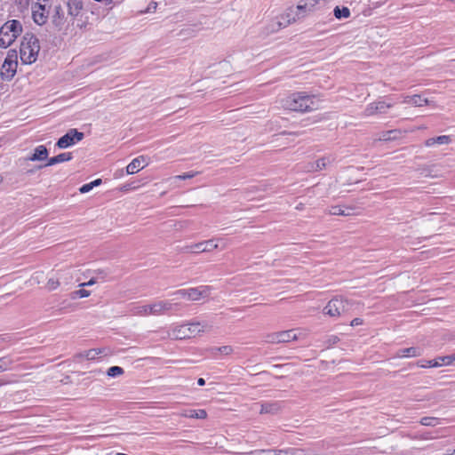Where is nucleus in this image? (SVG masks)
Listing matches in <instances>:
<instances>
[{
	"instance_id": "obj_1",
	"label": "nucleus",
	"mask_w": 455,
	"mask_h": 455,
	"mask_svg": "<svg viewBox=\"0 0 455 455\" xmlns=\"http://www.w3.org/2000/svg\"><path fill=\"white\" fill-rule=\"evenodd\" d=\"M314 97L305 92H294L282 100L283 108L291 111L307 112L314 107Z\"/></svg>"
},
{
	"instance_id": "obj_2",
	"label": "nucleus",
	"mask_w": 455,
	"mask_h": 455,
	"mask_svg": "<svg viewBox=\"0 0 455 455\" xmlns=\"http://www.w3.org/2000/svg\"><path fill=\"white\" fill-rule=\"evenodd\" d=\"M40 50L39 40L32 33H26L23 36L20 54L23 64H32L36 59Z\"/></svg>"
},
{
	"instance_id": "obj_3",
	"label": "nucleus",
	"mask_w": 455,
	"mask_h": 455,
	"mask_svg": "<svg viewBox=\"0 0 455 455\" xmlns=\"http://www.w3.org/2000/svg\"><path fill=\"white\" fill-rule=\"evenodd\" d=\"M210 328L211 326L204 322H193L184 324H179L172 328V339H191L201 332L209 331Z\"/></svg>"
},
{
	"instance_id": "obj_4",
	"label": "nucleus",
	"mask_w": 455,
	"mask_h": 455,
	"mask_svg": "<svg viewBox=\"0 0 455 455\" xmlns=\"http://www.w3.org/2000/svg\"><path fill=\"white\" fill-rule=\"evenodd\" d=\"M22 25L17 20L6 21L0 28V47L7 48L21 34Z\"/></svg>"
},
{
	"instance_id": "obj_5",
	"label": "nucleus",
	"mask_w": 455,
	"mask_h": 455,
	"mask_svg": "<svg viewBox=\"0 0 455 455\" xmlns=\"http://www.w3.org/2000/svg\"><path fill=\"white\" fill-rule=\"evenodd\" d=\"M354 304V302L345 299L342 297H335L324 307L323 313L330 316L337 317L348 312Z\"/></svg>"
},
{
	"instance_id": "obj_6",
	"label": "nucleus",
	"mask_w": 455,
	"mask_h": 455,
	"mask_svg": "<svg viewBox=\"0 0 455 455\" xmlns=\"http://www.w3.org/2000/svg\"><path fill=\"white\" fill-rule=\"evenodd\" d=\"M295 329L269 333L266 336V341L271 344L286 343L299 339Z\"/></svg>"
},
{
	"instance_id": "obj_7",
	"label": "nucleus",
	"mask_w": 455,
	"mask_h": 455,
	"mask_svg": "<svg viewBox=\"0 0 455 455\" xmlns=\"http://www.w3.org/2000/svg\"><path fill=\"white\" fill-rule=\"evenodd\" d=\"M84 137L83 132H78L76 129H70L65 135L58 140L56 146L59 148H66L81 141Z\"/></svg>"
},
{
	"instance_id": "obj_8",
	"label": "nucleus",
	"mask_w": 455,
	"mask_h": 455,
	"mask_svg": "<svg viewBox=\"0 0 455 455\" xmlns=\"http://www.w3.org/2000/svg\"><path fill=\"white\" fill-rule=\"evenodd\" d=\"M301 16H299V13H295L294 9L289 8L285 13L282 14L278 20L275 22V25H276V28H273L272 31H278L282 28H285L288 25H290L292 22H295L297 20L300 19Z\"/></svg>"
},
{
	"instance_id": "obj_9",
	"label": "nucleus",
	"mask_w": 455,
	"mask_h": 455,
	"mask_svg": "<svg viewBox=\"0 0 455 455\" xmlns=\"http://www.w3.org/2000/svg\"><path fill=\"white\" fill-rule=\"evenodd\" d=\"M393 106L394 104L391 102L378 100L369 104L365 108L363 115L364 116H371L378 114H385L387 113V109L391 108Z\"/></svg>"
},
{
	"instance_id": "obj_10",
	"label": "nucleus",
	"mask_w": 455,
	"mask_h": 455,
	"mask_svg": "<svg viewBox=\"0 0 455 455\" xmlns=\"http://www.w3.org/2000/svg\"><path fill=\"white\" fill-rule=\"evenodd\" d=\"M334 157L331 156H323L315 162H309L303 167L306 172H315L326 169L333 161Z\"/></svg>"
},
{
	"instance_id": "obj_11",
	"label": "nucleus",
	"mask_w": 455,
	"mask_h": 455,
	"mask_svg": "<svg viewBox=\"0 0 455 455\" xmlns=\"http://www.w3.org/2000/svg\"><path fill=\"white\" fill-rule=\"evenodd\" d=\"M210 290L211 289L208 286L188 289V302L199 300L201 299L208 297L210 294Z\"/></svg>"
},
{
	"instance_id": "obj_12",
	"label": "nucleus",
	"mask_w": 455,
	"mask_h": 455,
	"mask_svg": "<svg viewBox=\"0 0 455 455\" xmlns=\"http://www.w3.org/2000/svg\"><path fill=\"white\" fill-rule=\"evenodd\" d=\"M218 248V243H214V240H208L201 243H195L189 247H186V249H189L194 251L195 252H205L212 251L214 249Z\"/></svg>"
},
{
	"instance_id": "obj_13",
	"label": "nucleus",
	"mask_w": 455,
	"mask_h": 455,
	"mask_svg": "<svg viewBox=\"0 0 455 455\" xmlns=\"http://www.w3.org/2000/svg\"><path fill=\"white\" fill-rule=\"evenodd\" d=\"M48 155L49 152L47 148L44 145H39L34 149L33 153L26 158V160L32 162L48 160Z\"/></svg>"
},
{
	"instance_id": "obj_14",
	"label": "nucleus",
	"mask_w": 455,
	"mask_h": 455,
	"mask_svg": "<svg viewBox=\"0 0 455 455\" xmlns=\"http://www.w3.org/2000/svg\"><path fill=\"white\" fill-rule=\"evenodd\" d=\"M148 164L146 158L143 156L134 158L126 167L128 174L137 173Z\"/></svg>"
},
{
	"instance_id": "obj_15",
	"label": "nucleus",
	"mask_w": 455,
	"mask_h": 455,
	"mask_svg": "<svg viewBox=\"0 0 455 455\" xmlns=\"http://www.w3.org/2000/svg\"><path fill=\"white\" fill-rule=\"evenodd\" d=\"M72 158H73L72 153H70V152L61 153L56 156L48 158L47 163L43 165H39L38 169H42L44 167L52 166V165H55L57 164L70 161Z\"/></svg>"
},
{
	"instance_id": "obj_16",
	"label": "nucleus",
	"mask_w": 455,
	"mask_h": 455,
	"mask_svg": "<svg viewBox=\"0 0 455 455\" xmlns=\"http://www.w3.org/2000/svg\"><path fill=\"white\" fill-rule=\"evenodd\" d=\"M17 64L10 63L9 61H4L1 68V76L4 80L10 81L17 71Z\"/></svg>"
},
{
	"instance_id": "obj_17",
	"label": "nucleus",
	"mask_w": 455,
	"mask_h": 455,
	"mask_svg": "<svg viewBox=\"0 0 455 455\" xmlns=\"http://www.w3.org/2000/svg\"><path fill=\"white\" fill-rule=\"evenodd\" d=\"M188 290L180 289L172 291V310L179 309L182 302H188Z\"/></svg>"
},
{
	"instance_id": "obj_18",
	"label": "nucleus",
	"mask_w": 455,
	"mask_h": 455,
	"mask_svg": "<svg viewBox=\"0 0 455 455\" xmlns=\"http://www.w3.org/2000/svg\"><path fill=\"white\" fill-rule=\"evenodd\" d=\"M176 416L190 419H205L207 412L205 410H186L180 412H175Z\"/></svg>"
},
{
	"instance_id": "obj_19",
	"label": "nucleus",
	"mask_w": 455,
	"mask_h": 455,
	"mask_svg": "<svg viewBox=\"0 0 455 455\" xmlns=\"http://www.w3.org/2000/svg\"><path fill=\"white\" fill-rule=\"evenodd\" d=\"M33 20L38 25H44L47 20V15L45 14V8L42 4H37L36 9L33 10Z\"/></svg>"
},
{
	"instance_id": "obj_20",
	"label": "nucleus",
	"mask_w": 455,
	"mask_h": 455,
	"mask_svg": "<svg viewBox=\"0 0 455 455\" xmlns=\"http://www.w3.org/2000/svg\"><path fill=\"white\" fill-rule=\"evenodd\" d=\"M67 5L68 15L73 18L78 16L83 8V3L81 0H68Z\"/></svg>"
},
{
	"instance_id": "obj_21",
	"label": "nucleus",
	"mask_w": 455,
	"mask_h": 455,
	"mask_svg": "<svg viewBox=\"0 0 455 455\" xmlns=\"http://www.w3.org/2000/svg\"><path fill=\"white\" fill-rule=\"evenodd\" d=\"M421 355V351L419 347H411L408 348H403L397 351L395 357H417Z\"/></svg>"
},
{
	"instance_id": "obj_22",
	"label": "nucleus",
	"mask_w": 455,
	"mask_h": 455,
	"mask_svg": "<svg viewBox=\"0 0 455 455\" xmlns=\"http://www.w3.org/2000/svg\"><path fill=\"white\" fill-rule=\"evenodd\" d=\"M170 309V305L167 302L157 301L150 304L149 312L151 315H159L164 313Z\"/></svg>"
},
{
	"instance_id": "obj_23",
	"label": "nucleus",
	"mask_w": 455,
	"mask_h": 455,
	"mask_svg": "<svg viewBox=\"0 0 455 455\" xmlns=\"http://www.w3.org/2000/svg\"><path fill=\"white\" fill-rule=\"evenodd\" d=\"M404 103L411 104L414 106H423L428 104L427 99H422L419 95L406 96L403 100Z\"/></svg>"
},
{
	"instance_id": "obj_24",
	"label": "nucleus",
	"mask_w": 455,
	"mask_h": 455,
	"mask_svg": "<svg viewBox=\"0 0 455 455\" xmlns=\"http://www.w3.org/2000/svg\"><path fill=\"white\" fill-rule=\"evenodd\" d=\"M451 141V137L447 135H441L435 138H430L425 141L427 147H431L435 144H449Z\"/></svg>"
},
{
	"instance_id": "obj_25",
	"label": "nucleus",
	"mask_w": 455,
	"mask_h": 455,
	"mask_svg": "<svg viewBox=\"0 0 455 455\" xmlns=\"http://www.w3.org/2000/svg\"><path fill=\"white\" fill-rule=\"evenodd\" d=\"M150 305H137L130 309V313L133 315H151L149 312Z\"/></svg>"
},
{
	"instance_id": "obj_26",
	"label": "nucleus",
	"mask_w": 455,
	"mask_h": 455,
	"mask_svg": "<svg viewBox=\"0 0 455 455\" xmlns=\"http://www.w3.org/2000/svg\"><path fill=\"white\" fill-rule=\"evenodd\" d=\"M197 172H189L187 173H184L182 175H176L172 177V186H178L179 182L190 180H192Z\"/></svg>"
},
{
	"instance_id": "obj_27",
	"label": "nucleus",
	"mask_w": 455,
	"mask_h": 455,
	"mask_svg": "<svg viewBox=\"0 0 455 455\" xmlns=\"http://www.w3.org/2000/svg\"><path fill=\"white\" fill-rule=\"evenodd\" d=\"M64 12L60 5L55 6V13L52 16V22L55 26L63 25Z\"/></svg>"
},
{
	"instance_id": "obj_28",
	"label": "nucleus",
	"mask_w": 455,
	"mask_h": 455,
	"mask_svg": "<svg viewBox=\"0 0 455 455\" xmlns=\"http://www.w3.org/2000/svg\"><path fill=\"white\" fill-rule=\"evenodd\" d=\"M101 353H102L101 349L93 348V349L87 350L84 353H80V354L76 355V357H79V358L84 357L87 360H94Z\"/></svg>"
},
{
	"instance_id": "obj_29",
	"label": "nucleus",
	"mask_w": 455,
	"mask_h": 455,
	"mask_svg": "<svg viewBox=\"0 0 455 455\" xmlns=\"http://www.w3.org/2000/svg\"><path fill=\"white\" fill-rule=\"evenodd\" d=\"M278 410L277 403H266L261 404L260 413H275Z\"/></svg>"
},
{
	"instance_id": "obj_30",
	"label": "nucleus",
	"mask_w": 455,
	"mask_h": 455,
	"mask_svg": "<svg viewBox=\"0 0 455 455\" xmlns=\"http://www.w3.org/2000/svg\"><path fill=\"white\" fill-rule=\"evenodd\" d=\"M400 132L397 130H390L383 132L380 136L379 137V140L380 141H389L392 140H395L397 138V134H399Z\"/></svg>"
},
{
	"instance_id": "obj_31",
	"label": "nucleus",
	"mask_w": 455,
	"mask_h": 455,
	"mask_svg": "<svg viewBox=\"0 0 455 455\" xmlns=\"http://www.w3.org/2000/svg\"><path fill=\"white\" fill-rule=\"evenodd\" d=\"M333 14L336 19L340 20L343 18H348L350 16V10L347 7L336 6L333 10Z\"/></svg>"
},
{
	"instance_id": "obj_32",
	"label": "nucleus",
	"mask_w": 455,
	"mask_h": 455,
	"mask_svg": "<svg viewBox=\"0 0 455 455\" xmlns=\"http://www.w3.org/2000/svg\"><path fill=\"white\" fill-rule=\"evenodd\" d=\"M212 354H216L217 352L221 353L223 355H228L234 352V348L231 346H222L220 347H213L211 349Z\"/></svg>"
},
{
	"instance_id": "obj_33",
	"label": "nucleus",
	"mask_w": 455,
	"mask_h": 455,
	"mask_svg": "<svg viewBox=\"0 0 455 455\" xmlns=\"http://www.w3.org/2000/svg\"><path fill=\"white\" fill-rule=\"evenodd\" d=\"M13 363V361L7 356H4L0 358V372L5 371L11 368V365Z\"/></svg>"
},
{
	"instance_id": "obj_34",
	"label": "nucleus",
	"mask_w": 455,
	"mask_h": 455,
	"mask_svg": "<svg viewBox=\"0 0 455 455\" xmlns=\"http://www.w3.org/2000/svg\"><path fill=\"white\" fill-rule=\"evenodd\" d=\"M124 369L120 366H112L108 369L107 374L108 376L114 378L121 376L122 374H124Z\"/></svg>"
},
{
	"instance_id": "obj_35",
	"label": "nucleus",
	"mask_w": 455,
	"mask_h": 455,
	"mask_svg": "<svg viewBox=\"0 0 455 455\" xmlns=\"http://www.w3.org/2000/svg\"><path fill=\"white\" fill-rule=\"evenodd\" d=\"M60 279L61 276L58 277L57 279L50 278L46 283V288L49 291H54L60 285Z\"/></svg>"
},
{
	"instance_id": "obj_36",
	"label": "nucleus",
	"mask_w": 455,
	"mask_h": 455,
	"mask_svg": "<svg viewBox=\"0 0 455 455\" xmlns=\"http://www.w3.org/2000/svg\"><path fill=\"white\" fill-rule=\"evenodd\" d=\"M423 426H435L438 423V419L434 417H424L420 420Z\"/></svg>"
},
{
	"instance_id": "obj_37",
	"label": "nucleus",
	"mask_w": 455,
	"mask_h": 455,
	"mask_svg": "<svg viewBox=\"0 0 455 455\" xmlns=\"http://www.w3.org/2000/svg\"><path fill=\"white\" fill-rule=\"evenodd\" d=\"M178 35L183 38L192 37L195 35V30L191 27H187L182 28Z\"/></svg>"
},
{
	"instance_id": "obj_38",
	"label": "nucleus",
	"mask_w": 455,
	"mask_h": 455,
	"mask_svg": "<svg viewBox=\"0 0 455 455\" xmlns=\"http://www.w3.org/2000/svg\"><path fill=\"white\" fill-rule=\"evenodd\" d=\"M17 58H18L17 52L15 50H10L7 53V56L4 60V61H9L10 63L12 62V64L18 65Z\"/></svg>"
},
{
	"instance_id": "obj_39",
	"label": "nucleus",
	"mask_w": 455,
	"mask_h": 455,
	"mask_svg": "<svg viewBox=\"0 0 455 455\" xmlns=\"http://www.w3.org/2000/svg\"><path fill=\"white\" fill-rule=\"evenodd\" d=\"M329 214L331 215H344V216H347L348 215L349 213H346L341 208L340 206H332L331 207V209L329 210Z\"/></svg>"
},
{
	"instance_id": "obj_40",
	"label": "nucleus",
	"mask_w": 455,
	"mask_h": 455,
	"mask_svg": "<svg viewBox=\"0 0 455 455\" xmlns=\"http://www.w3.org/2000/svg\"><path fill=\"white\" fill-rule=\"evenodd\" d=\"M296 12L295 13H299V16H301V18L304 16V14H301V12H305L307 10H308V8L307 7L305 2H303V0H301L299 2V4L297 5L296 7Z\"/></svg>"
},
{
	"instance_id": "obj_41",
	"label": "nucleus",
	"mask_w": 455,
	"mask_h": 455,
	"mask_svg": "<svg viewBox=\"0 0 455 455\" xmlns=\"http://www.w3.org/2000/svg\"><path fill=\"white\" fill-rule=\"evenodd\" d=\"M175 100L178 101L177 102L178 110H182L187 104V100L180 95L176 96Z\"/></svg>"
},
{
	"instance_id": "obj_42",
	"label": "nucleus",
	"mask_w": 455,
	"mask_h": 455,
	"mask_svg": "<svg viewBox=\"0 0 455 455\" xmlns=\"http://www.w3.org/2000/svg\"><path fill=\"white\" fill-rule=\"evenodd\" d=\"M339 341V339L338 336L336 335H331L330 336L327 340H326V344H327V347H330L333 345H335L336 343H338Z\"/></svg>"
},
{
	"instance_id": "obj_43",
	"label": "nucleus",
	"mask_w": 455,
	"mask_h": 455,
	"mask_svg": "<svg viewBox=\"0 0 455 455\" xmlns=\"http://www.w3.org/2000/svg\"><path fill=\"white\" fill-rule=\"evenodd\" d=\"M287 452L288 455H306L305 451L295 448L287 449Z\"/></svg>"
},
{
	"instance_id": "obj_44",
	"label": "nucleus",
	"mask_w": 455,
	"mask_h": 455,
	"mask_svg": "<svg viewBox=\"0 0 455 455\" xmlns=\"http://www.w3.org/2000/svg\"><path fill=\"white\" fill-rule=\"evenodd\" d=\"M75 295L79 298H86L90 295V291L85 289H80L76 291Z\"/></svg>"
},
{
	"instance_id": "obj_45",
	"label": "nucleus",
	"mask_w": 455,
	"mask_h": 455,
	"mask_svg": "<svg viewBox=\"0 0 455 455\" xmlns=\"http://www.w3.org/2000/svg\"><path fill=\"white\" fill-rule=\"evenodd\" d=\"M92 189V186L90 183L84 184L80 188L79 191L82 194H85Z\"/></svg>"
},
{
	"instance_id": "obj_46",
	"label": "nucleus",
	"mask_w": 455,
	"mask_h": 455,
	"mask_svg": "<svg viewBox=\"0 0 455 455\" xmlns=\"http://www.w3.org/2000/svg\"><path fill=\"white\" fill-rule=\"evenodd\" d=\"M320 0H303L305 2L307 7L310 11Z\"/></svg>"
},
{
	"instance_id": "obj_47",
	"label": "nucleus",
	"mask_w": 455,
	"mask_h": 455,
	"mask_svg": "<svg viewBox=\"0 0 455 455\" xmlns=\"http://www.w3.org/2000/svg\"><path fill=\"white\" fill-rule=\"evenodd\" d=\"M441 359L443 362V363H446V364H450V363H451L454 361L453 360V355H448V356H443Z\"/></svg>"
},
{
	"instance_id": "obj_48",
	"label": "nucleus",
	"mask_w": 455,
	"mask_h": 455,
	"mask_svg": "<svg viewBox=\"0 0 455 455\" xmlns=\"http://www.w3.org/2000/svg\"><path fill=\"white\" fill-rule=\"evenodd\" d=\"M271 455H288L287 450H272Z\"/></svg>"
},
{
	"instance_id": "obj_49",
	"label": "nucleus",
	"mask_w": 455,
	"mask_h": 455,
	"mask_svg": "<svg viewBox=\"0 0 455 455\" xmlns=\"http://www.w3.org/2000/svg\"><path fill=\"white\" fill-rule=\"evenodd\" d=\"M363 323V319L361 318H355L351 321L350 325L351 326H357Z\"/></svg>"
},
{
	"instance_id": "obj_50",
	"label": "nucleus",
	"mask_w": 455,
	"mask_h": 455,
	"mask_svg": "<svg viewBox=\"0 0 455 455\" xmlns=\"http://www.w3.org/2000/svg\"><path fill=\"white\" fill-rule=\"evenodd\" d=\"M96 283L94 278H92L87 283H81L80 286H91Z\"/></svg>"
},
{
	"instance_id": "obj_51",
	"label": "nucleus",
	"mask_w": 455,
	"mask_h": 455,
	"mask_svg": "<svg viewBox=\"0 0 455 455\" xmlns=\"http://www.w3.org/2000/svg\"><path fill=\"white\" fill-rule=\"evenodd\" d=\"M101 182H102V181H101V180H100V179H97V180H93V181L90 182V184L92 186V188H93L94 187H97V186L100 185V184H101Z\"/></svg>"
},
{
	"instance_id": "obj_52",
	"label": "nucleus",
	"mask_w": 455,
	"mask_h": 455,
	"mask_svg": "<svg viewBox=\"0 0 455 455\" xmlns=\"http://www.w3.org/2000/svg\"><path fill=\"white\" fill-rule=\"evenodd\" d=\"M427 363L429 367H437L441 365V363H439L438 362L434 361H428Z\"/></svg>"
},
{
	"instance_id": "obj_53",
	"label": "nucleus",
	"mask_w": 455,
	"mask_h": 455,
	"mask_svg": "<svg viewBox=\"0 0 455 455\" xmlns=\"http://www.w3.org/2000/svg\"><path fill=\"white\" fill-rule=\"evenodd\" d=\"M197 384H198L199 386H204V385L205 384V380H204V379H203V378H199V379H198V380H197Z\"/></svg>"
},
{
	"instance_id": "obj_54",
	"label": "nucleus",
	"mask_w": 455,
	"mask_h": 455,
	"mask_svg": "<svg viewBox=\"0 0 455 455\" xmlns=\"http://www.w3.org/2000/svg\"><path fill=\"white\" fill-rule=\"evenodd\" d=\"M275 21H276V20H272V22H271V24H270V28H269L270 32H273V31H272V28H276V25H275Z\"/></svg>"
},
{
	"instance_id": "obj_55",
	"label": "nucleus",
	"mask_w": 455,
	"mask_h": 455,
	"mask_svg": "<svg viewBox=\"0 0 455 455\" xmlns=\"http://www.w3.org/2000/svg\"><path fill=\"white\" fill-rule=\"evenodd\" d=\"M296 208L299 209V210H301L303 208V204H299Z\"/></svg>"
},
{
	"instance_id": "obj_56",
	"label": "nucleus",
	"mask_w": 455,
	"mask_h": 455,
	"mask_svg": "<svg viewBox=\"0 0 455 455\" xmlns=\"http://www.w3.org/2000/svg\"><path fill=\"white\" fill-rule=\"evenodd\" d=\"M180 187H181V182H179V183H178V186H172V188H180Z\"/></svg>"
},
{
	"instance_id": "obj_57",
	"label": "nucleus",
	"mask_w": 455,
	"mask_h": 455,
	"mask_svg": "<svg viewBox=\"0 0 455 455\" xmlns=\"http://www.w3.org/2000/svg\"><path fill=\"white\" fill-rule=\"evenodd\" d=\"M115 455H127V454H125V453H122V452H117V453H116Z\"/></svg>"
},
{
	"instance_id": "obj_58",
	"label": "nucleus",
	"mask_w": 455,
	"mask_h": 455,
	"mask_svg": "<svg viewBox=\"0 0 455 455\" xmlns=\"http://www.w3.org/2000/svg\"><path fill=\"white\" fill-rule=\"evenodd\" d=\"M3 181V177L2 175L0 174V183Z\"/></svg>"
},
{
	"instance_id": "obj_59",
	"label": "nucleus",
	"mask_w": 455,
	"mask_h": 455,
	"mask_svg": "<svg viewBox=\"0 0 455 455\" xmlns=\"http://www.w3.org/2000/svg\"><path fill=\"white\" fill-rule=\"evenodd\" d=\"M152 4H154V8H156V3H152Z\"/></svg>"
},
{
	"instance_id": "obj_60",
	"label": "nucleus",
	"mask_w": 455,
	"mask_h": 455,
	"mask_svg": "<svg viewBox=\"0 0 455 455\" xmlns=\"http://www.w3.org/2000/svg\"><path fill=\"white\" fill-rule=\"evenodd\" d=\"M453 360H455V354L453 355Z\"/></svg>"
}]
</instances>
